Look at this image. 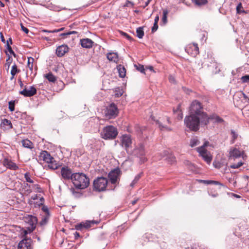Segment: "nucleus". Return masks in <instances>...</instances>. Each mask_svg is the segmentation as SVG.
I'll return each mask as SVG.
<instances>
[{"label": "nucleus", "mask_w": 249, "mask_h": 249, "mask_svg": "<svg viewBox=\"0 0 249 249\" xmlns=\"http://www.w3.org/2000/svg\"><path fill=\"white\" fill-rule=\"evenodd\" d=\"M168 14V11L167 9H164L163 10V17L162 18V21L164 24H166L167 22V15Z\"/></svg>", "instance_id": "2f4dec72"}, {"label": "nucleus", "mask_w": 249, "mask_h": 249, "mask_svg": "<svg viewBox=\"0 0 249 249\" xmlns=\"http://www.w3.org/2000/svg\"><path fill=\"white\" fill-rule=\"evenodd\" d=\"M22 236L23 239L18 243V249H33L32 239L30 238H27L26 235H23Z\"/></svg>", "instance_id": "f8f14e48"}, {"label": "nucleus", "mask_w": 249, "mask_h": 249, "mask_svg": "<svg viewBox=\"0 0 249 249\" xmlns=\"http://www.w3.org/2000/svg\"><path fill=\"white\" fill-rule=\"evenodd\" d=\"M77 34V32L76 31H71V32H67V33H62L60 35V36H66L68 35H71V34Z\"/></svg>", "instance_id": "8fccbe9b"}, {"label": "nucleus", "mask_w": 249, "mask_h": 249, "mask_svg": "<svg viewBox=\"0 0 249 249\" xmlns=\"http://www.w3.org/2000/svg\"><path fill=\"white\" fill-rule=\"evenodd\" d=\"M64 30V28H61L60 29H55V30H52L51 32L53 33H57V32H59L60 31H62Z\"/></svg>", "instance_id": "680f3d73"}, {"label": "nucleus", "mask_w": 249, "mask_h": 249, "mask_svg": "<svg viewBox=\"0 0 249 249\" xmlns=\"http://www.w3.org/2000/svg\"><path fill=\"white\" fill-rule=\"evenodd\" d=\"M199 141L198 140V139L196 138H194L191 140L190 145L192 147H193L199 144Z\"/></svg>", "instance_id": "72a5a7b5"}, {"label": "nucleus", "mask_w": 249, "mask_h": 249, "mask_svg": "<svg viewBox=\"0 0 249 249\" xmlns=\"http://www.w3.org/2000/svg\"><path fill=\"white\" fill-rule=\"evenodd\" d=\"M242 153L244 154V151H240L236 147H234L233 149H231L229 155L231 157L233 158H238L241 156Z\"/></svg>", "instance_id": "6ab92c4d"}, {"label": "nucleus", "mask_w": 249, "mask_h": 249, "mask_svg": "<svg viewBox=\"0 0 249 249\" xmlns=\"http://www.w3.org/2000/svg\"><path fill=\"white\" fill-rule=\"evenodd\" d=\"M137 36L139 38H142L144 36V33L143 31V27H140L136 30Z\"/></svg>", "instance_id": "cd10ccee"}, {"label": "nucleus", "mask_w": 249, "mask_h": 249, "mask_svg": "<svg viewBox=\"0 0 249 249\" xmlns=\"http://www.w3.org/2000/svg\"><path fill=\"white\" fill-rule=\"evenodd\" d=\"M25 187H27L28 189L25 191V193L27 195L30 194L32 192V190L30 189V186L28 184H26Z\"/></svg>", "instance_id": "603ef678"}, {"label": "nucleus", "mask_w": 249, "mask_h": 249, "mask_svg": "<svg viewBox=\"0 0 249 249\" xmlns=\"http://www.w3.org/2000/svg\"><path fill=\"white\" fill-rule=\"evenodd\" d=\"M3 165L11 170H17L18 169V167L15 162L7 158L4 159Z\"/></svg>", "instance_id": "dca6fc26"}, {"label": "nucleus", "mask_w": 249, "mask_h": 249, "mask_svg": "<svg viewBox=\"0 0 249 249\" xmlns=\"http://www.w3.org/2000/svg\"><path fill=\"white\" fill-rule=\"evenodd\" d=\"M71 181L75 188L78 189H84L89 184V178L81 173H73Z\"/></svg>", "instance_id": "f03ea898"}, {"label": "nucleus", "mask_w": 249, "mask_h": 249, "mask_svg": "<svg viewBox=\"0 0 249 249\" xmlns=\"http://www.w3.org/2000/svg\"><path fill=\"white\" fill-rule=\"evenodd\" d=\"M121 143L127 152L129 148H132V140L131 136L127 134L123 135L121 138Z\"/></svg>", "instance_id": "9b49d317"}, {"label": "nucleus", "mask_w": 249, "mask_h": 249, "mask_svg": "<svg viewBox=\"0 0 249 249\" xmlns=\"http://www.w3.org/2000/svg\"><path fill=\"white\" fill-rule=\"evenodd\" d=\"M231 134L232 135V139L231 141V144L235 142V141L237 139L238 137V134L234 131H231Z\"/></svg>", "instance_id": "e433bc0d"}, {"label": "nucleus", "mask_w": 249, "mask_h": 249, "mask_svg": "<svg viewBox=\"0 0 249 249\" xmlns=\"http://www.w3.org/2000/svg\"><path fill=\"white\" fill-rule=\"evenodd\" d=\"M0 38H1V41L3 43H5V38H4V36L2 33H0Z\"/></svg>", "instance_id": "0e129e2a"}, {"label": "nucleus", "mask_w": 249, "mask_h": 249, "mask_svg": "<svg viewBox=\"0 0 249 249\" xmlns=\"http://www.w3.org/2000/svg\"><path fill=\"white\" fill-rule=\"evenodd\" d=\"M9 109L11 111H14L15 110V101H11L9 102Z\"/></svg>", "instance_id": "a19ab883"}, {"label": "nucleus", "mask_w": 249, "mask_h": 249, "mask_svg": "<svg viewBox=\"0 0 249 249\" xmlns=\"http://www.w3.org/2000/svg\"><path fill=\"white\" fill-rule=\"evenodd\" d=\"M45 77L50 82L54 83L56 80V78L52 72L46 74Z\"/></svg>", "instance_id": "bb28decb"}, {"label": "nucleus", "mask_w": 249, "mask_h": 249, "mask_svg": "<svg viewBox=\"0 0 249 249\" xmlns=\"http://www.w3.org/2000/svg\"><path fill=\"white\" fill-rule=\"evenodd\" d=\"M19 93L24 97H31L36 93V89L34 86L27 87L25 86L23 89L20 91Z\"/></svg>", "instance_id": "4468645a"}, {"label": "nucleus", "mask_w": 249, "mask_h": 249, "mask_svg": "<svg viewBox=\"0 0 249 249\" xmlns=\"http://www.w3.org/2000/svg\"><path fill=\"white\" fill-rule=\"evenodd\" d=\"M193 2L196 5L201 6L206 5L208 3L207 0H193Z\"/></svg>", "instance_id": "c85d7f7f"}, {"label": "nucleus", "mask_w": 249, "mask_h": 249, "mask_svg": "<svg viewBox=\"0 0 249 249\" xmlns=\"http://www.w3.org/2000/svg\"><path fill=\"white\" fill-rule=\"evenodd\" d=\"M40 202L39 203V204H38L39 206L40 205H42L43 203H44V199L43 198V197H41L40 198Z\"/></svg>", "instance_id": "774afa93"}, {"label": "nucleus", "mask_w": 249, "mask_h": 249, "mask_svg": "<svg viewBox=\"0 0 249 249\" xmlns=\"http://www.w3.org/2000/svg\"><path fill=\"white\" fill-rule=\"evenodd\" d=\"M73 174L71 169L68 166H64L60 169V175L61 179L71 180L73 177Z\"/></svg>", "instance_id": "1a4fd4ad"}, {"label": "nucleus", "mask_w": 249, "mask_h": 249, "mask_svg": "<svg viewBox=\"0 0 249 249\" xmlns=\"http://www.w3.org/2000/svg\"><path fill=\"white\" fill-rule=\"evenodd\" d=\"M6 48L10 54H12L15 57H16V54H15L14 52L13 51L10 45L9 44H8V41H7V42L6 43Z\"/></svg>", "instance_id": "58836bf2"}, {"label": "nucleus", "mask_w": 249, "mask_h": 249, "mask_svg": "<svg viewBox=\"0 0 249 249\" xmlns=\"http://www.w3.org/2000/svg\"><path fill=\"white\" fill-rule=\"evenodd\" d=\"M120 174V170L117 168L111 171L108 175V177L112 184H115Z\"/></svg>", "instance_id": "2eb2a0df"}, {"label": "nucleus", "mask_w": 249, "mask_h": 249, "mask_svg": "<svg viewBox=\"0 0 249 249\" xmlns=\"http://www.w3.org/2000/svg\"><path fill=\"white\" fill-rule=\"evenodd\" d=\"M243 160H246L247 158V156L246 154H245V151H244V154L242 153L241 156Z\"/></svg>", "instance_id": "69168bd1"}, {"label": "nucleus", "mask_w": 249, "mask_h": 249, "mask_svg": "<svg viewBox=\"0 0 249 249\" xmlns=\"http://www.w3.org/2000/svg\"><path fill=\"white\" fill-rule=\"evenodd\" d=\"M21 29H22V30L23 32H24L26 34H28V32H29V30H28L27 28L25 27L23 25V24H22V23H21Z\"/></svg>", "instance_id": "6e6d98bb"}, {"label": "nucleus", "mask_w": 249, "mask_h": 249, "mask_svg": "<svg viewBox=\"0 0 249 249\" xmlns=\"http://www.w3.org/2000/svg\"><path fill=\"white\" fill-rule=\"evenodd\" d=\"M73 234L74 236L75 239H77L78 238L80 237L79 233L77 231L75 232Z\"/></svg>", "instance_id": "e2e57ef3"}, {"label": "nucleus", "mask_w": 249, "mask_h": 249, "mask_svg": "<svg viewBox=\"0 0 249 249\" xmlns=\"http://www.w3.org/2000/svg\"><path fill=\"white\" fill-rule=\"evenodd\" d=\"M118 134L117 128L112 125H108L104 127L101 135L105 140H113L116 138Z\"/></svg>", "instance_id": "39448f33"}, {"label": "nucleus", "mask_w": 249, "mask_h": 249, "mask_svg": "<svg viewBox=\"0 0 249 249\" xmlns=\"http://www.w3.org/2000/svg\"><path fill=\"white\" fill-rule=\"evenodd\" d=\"M114 92L115 93V96L116 97H119L121 96L123 94V89L120 88H116L114 89Z\"/></svg>", "instance_id": "7c9ffc66"}, {"label": "nucleus", "mask_w": 249, "mask_h": 249, "mask_svg": "<svg viewBox=\"0 0 249 249\" xmlns=\"http://www.w3.org/2000/svg\"><path fill=\"white\" fill-rule=\"evenodd\" d=\"M104 113L107 119H114L118 115L119 109L117 106L112 103L106 107Z\"/></svg>", "instance_id": "423d86ee"}, {"label": "nucleus", "mask_w": 249, "mask_h": 249, "mask_svg": "<svg viewBox=\"0 0 249 249\" xmlns=\"http://www.w3.org/2000/svg\"><path fill=\"white\" fill-rule=\"evenodd\" d=\"M214 184V185H221L222 184L217 181H214V180H211V182H210V184Z\"/></svg>", "instance_id": "bf43d9fd"}, {"label": "nucleus", "mask_w": 249, "mask_h": 249, "mask_svg": "<svg viewBox=\"0 0 249 249\" xmlns=\"http://www.w3.org/2000/svg\"><path fill=\"white\" fill-rule=\"evenodd\" d=\"M42 210L46 213V215H49V210H48L47 207L45 206H43Z\"/></svg>", "instance_id": "4d7b16f0"}, {"label": "nucleus", "mask_w": 249, "mask_h": 249, "mask_svg": "<svg viewBox=\"0 0 249 249\" xmlns=\"http://www.w3.org/2000/svg\"><path fill=\"white\" fill-rule=\"evenodd\" d=\"M20 72V70L18 69L17 66L16 64H14L12 67L11 71V74L12 75L11 77L10 78V80H12L15 76V75L17 73H19Z\"/></svg>", "instance_id": "b1692460"}, {"label": "nucleus", "mask_w": 249, "mask_h": 249, "mask_svg": "<svg viewBox=\"0 0 249 249\" xmlns=\"http://www.w3.org/2000/svg\"><path fill=\"white\" fill-rule=\"evenodd\" d=\"M141 175L138 174L135 177V178L134 179V180H135V182H137L138 181V180L140 179V178H141Z\"/></svg>", "instance_id": "052dcab7"}, {"label": "nucleus", "mask_w": 249, "mask_h": 249, "mask_svg": "<svg viewBox=\"0 0 249 249\" xmlns=\"http://www.w3.org/2000/svg\"><path fill=\"white\" fill-rule=\"evenodd\" d=\"M49 217V215H46L45 216L43 217L40 222L41 225H44L46 224L48 220Z\"/></svg>", "instance_id": "c03bdc74"}, {"label": "nucleus", "mask_w": 249, "mask_h": 249, "mask_svg": "<svg viewBox=\"0 0 249 249\" xmlns=\"http://www.w3.org/2000/svg\"><path fill=\"white\" fill-rule=\"evenodd\" d=\"M21 143L22 146L25 148L32 149L34 147L33 143L28 139L23 140L21 142Z\"/></svg>", "instance_id": "5701e85b"}, {"label": "nucleus", "mask_w": 249, "mask_h": 249, "mask_svg": "<svg viewBox=\"0 0 249 249\" xmlns=\"http://www.w3.org/2000/svg\"><path fill=\"white\" fill-rule=\"evenodd\" d=\"M24 178L27 182L33 183L34 181L31 178V176L29 172H27L24 174Z\"/></svg>", "instance_id": "4c0bfd02"}, {"label": "nucleus", "mask_w": 249, "mask_h": 249, "mask_svg": "<svg viewBox=\"0 0 249 249\" xmlns=\"http://www.w3.org/2000/svg\"><path fill=\"white\" fill-rule=\"evenodd\" d=\"M94 223H96L95 221H87L84 222L85 229H89L91 227V225Z\"/></svg>", "instance_id": "c9c22d12"}, {"label": "nucleus", "mask_w": 249, "mask_h": 249, "mask_svg": "<svg viewBox=\"0 0 249 249\" xmlns=\"http://www.w3.org/2000/svg\"><path fill=\"white\" fill-rule=\"evenodd\" d=\"M158 29V23H154V25L152 28L151 31L152 33L155 32Z\"/></svg>", "instance_id": "3c124183"}, {"label": "nucleus", "mask_w": 249, "mask_h": 249, "mask_svg": "<svg viewBox=\"0 0 249 249\" xmlns=\"http://www.w3.org/2000/svg\"><path fill=\"white\" fill-rule=\"evenodd\" d=\"M7 58L6 59L5 66V67H7V70H8L10 68L11 64L13 62V58L10 55L7 54Z\"/></svg>", "instance_id": "c756f323"}, {"label": "nucleus", "mask_w": 249, "mask_h": 249, "mask_svg": "<svg viewBox=\"0 0 249 249\" xmlns=\"http://www.w3.org/2000/svg\"><path fill=\"white\" fill-rule=\"evenodd\" d=\"M69 51L67 45H62L58 47L56 50V54L58 57L63 56Z\"/></svg>", "instance_id": "f3484780"}, {"label": "nucleus", "mask_w": 249, "mask_h": 249, "mask_svg": "<svg viewBox=\"0 0 249 249\" xmlns=\"http://www.w3.org/2000/svg\"><path fill=\"white\" fill-rule=\"evenodd\" d=\"M27 219L28 223L30 225V227H27V230H24L23 236H25L28 233L32 232L36 229V225L37 222V218L34 216H29Z\"/></svg>", "instance_id": "9d476101"}, {"label": "nucleus", "mask_w": 249, "mask_h": 249, "mask_svg": "<svg viewBox=\"0 0 249 249\" xmlns=\"http://www.w3.org/2000/svg\"><path fill=\"white\" fill-rule=\"evenodd\" d=\"M209 144L208 142H206L202 146L196 148L197 151L199 155L203 158L205 161L210 163L212 160V157L210 153L205 148Z\"/></svg>", "instance_id": "6e6552de"}, {"label": "nucleus", "mask_w": 249, "mask_h": 249, "mask_svg": "<svg viewBox=\"0 0 249 249\" xmlns=\"http://www.w3.org/2000/svg\"><path fill=\"white\" fill-rule=\"evenodd\" d=\"M120 33L122 36L125 37L126 38H127L129 41H132L133 40V38L132 37H131L129 35H128L127 34H126V33H124L123 31H120Z\"/></svg>", "instance_id": "79ce46f5"}, {"label": "nucleus", "mask_w": 249, "mask_h": 249, "mask_svg": "<svg viewBox=\"0 0 249 249\" xmlns=\"http://www.w3.org/2000/svg\"><path fill=\"white\" fill-rule=\"evenodd\" d=\"M210 119L214 120V122L217 123H221L224 122L222 118L216 114H213L209 117V120Z\"/></svg>", "instance_id": "a878e982"}, {"label": "nucleus", "mask_w": 249, "mask_h": 249, "mask_svg": "<svg viewBox=\"0 0 249 249\" xmlns=\"http://www.w3.org/2000/svg\"><path fill=\"white\" fill-rule=\"evenodd\" d=\"M38 159L39 160L47 163L48 167L52 170L57 169L60 166L51 154L45 150L40 152L38 155Z\"/></svg>", "instance_id": "20e7f679"}, {"label": "nucleus", "mask_w": 249, "mask_h": 249, "mask_svg": "<svg viewBox=\"0 0 249 249\" xmlns=\"http://www.w3.org/2000/svg\"><path fill=\"white\" fill-rule=\"evenodd\" d=\"M134 153L137 156H144V145L141 143L134 150Z\"/></svg>", "instance_id": "aec40b11"}, {"label": "nucleus", "mask_w": 249, "mask_h": 249, "mask_svg": "<svg viewBox=\"0 0 249 249\" xmlns=\"http://www.w3.org/2000/svg\"><path fill=\"white\" fill-rule=\"evenodd\" d=\"M167 159L168 161L171 164H173L176 161V158L174 156L171 155Z\"/></svg>", "instance_id": "de8ad7c7"}, {"label": "nucleus", "mask_w": 249, "mask_h": 249, "mask_svg": "<svg viewBox=\"0 0 249 249\" xmlns=\"http://www.w3.org/2000/svg\"><path fill=\"white\" fill-rule=\"evenodd\" d=\"M198 182L200 183H203L205 184H210L211 180H198Z\"/></svg>", "instance_id": "5fc2aeb1"}, {"label": "nucleus", "mask_w": 249, "mask_h": 249, "mask_svg": "<svg viewBox=\"0 0 249 249\" xmlns=\"http://www.w3.org/2000/svg\"><path fill=\"white\" fill-rule=\"evenodd\" d=\"M0 126L1 127H4L5 129H11L13 128L11 122L7 119H4L2 120L0 124Z\"/></svg>", "instance_id": "412c9836"}, {"label": "nucleus", "mask_w": 249, "mask_h": 249, "mask_svg": "<svg viewBox=\"0 0 249 249\" xmlns=\"http://www.w3.org/2000/svg\"><path fill=\"white\" fill-rule=\"evenodd\" d=\"M241 80L242 83H248L249 82V75H245L243 76L241 78Z\"/></svg>", "instance_id": "a18cd8bd"}, {"label": "nucleus", "mask_w": 249, "mask_h": 249, "mask_svg": "<svg viewBox=\"0 0 249 249\" xmlns=\"http://www.w3.org/2000/svg\"><path fill=\"white\" fill-rule=\"evenodd\" d=\"M189 113L201 117V125H207L209 124V116L206 112L203 111L202 104L198 101H193L189 107Z\"/></svg>", "instance_id": "f257e3e1"}, {"label": "nucleus", "mask_w": 249, "mask_h": 249, "mask_svg": "<svg viewBox=\"0 0 249 249\" xmlns=\"http://www.w3.org/2000/svg\"><path fill=\"white\" fill-rule=\"evenodd\" d=\"M117 69L119 73V76L122 78L124 77L126 75V70L125 68L123 66L120 65L118 66Z\"/></svg>", "instance_id": "393cba45"}, {"label": "nucleus", "mask_w": 249, "mask_h": 249, "mask_svg": "<svg viewBox=\"0 0 249 249\" xmlns=\"http://www.w3.org/2000/svg\"><path fill=\"white\" fill-rule=\"evenodd\" d=\"M159 20V16L158 15H157L155 18V19H154V23H158V21Z\"/></svg>", "instance_id": "338daca9"}, {"label": "nucleus", "mask_w": 249, "mask_h": 249, "mask_svg": "<svg viewBox=\"0 0 249 249\" xmlns=\"http://www.w3.org/2000/svg\"><path fill=\"white\" fill-rule=\"evenodd\" d=\"M244 163L242 161L238 162L237 163H233L230 166L231 168L237 169L243 165Z\"/></svg>", "instance_id": "ea45409f"}, {"label": "nucleus", "mask_w": 249, "mask_h": 249, "mask_svg": "<svg viewBox=\"0 0 249 249\" xmlns=\"http://www.w3.org/2000/svg\"><path fill=\"white\" fill-rule=\"evenodd\" d=\"M107 183L108 180L106 178L98 177L93 181V190L98 192L104 191L106 190Z\"/></svg>", "instance_id": "0eeeda50"}, {"label": "nucleus", "mask_w": 249, "mask_h": 249, "mask_svg": "<svg viewBox=\"0 0 249 249\" xmlns=\"http://www.w3.org/2000/svg\"><path fill=\"white\" fill-rule=\"evenodd\" d=\"M157 123L158 124H159V126L160 127V128L161 129H162L163 128H165L166 129V130H167L168 131H171L172 129L169 127H166V126H163L162 125H161V124H160L159 123V121H157Z\"/></svg>", "instance_id": "864d4df0"}, {"label": "nucleus", "mask_w": 249, "mask_h": 249, "mask_svg": "<svg viewBox=\"0 0 249 249\" xmlns=\"http://www.w3.org/2000/svg\"><path fill=\"white\" fill-rule=\"evenodd\" d=\"M186 52L193 57L196 56L199 53L197 43H190L185 48Z\"/></svg>", "instance_id": "ddd939ff"}, {"label": "nucleus", "mask_w": 249, "mask_h": 249, "mask_svg": "<svg viewBox=\"0 0 249 249\" xmlns=\"http://www.w3.org/2000/svg\"><path fill=\"white\" fill-rule=\"evenodd\" d=\"M107 57L111 61L117 62L118 60V56L117 53H109L107 54Z\"/></svg>", "instance_id": "4be33fe9"}, {"label": "nucleus", "mask_w": 249, "mask_h": 249, "mask_svg": "<svg viewBox=\"0 0 249 249\" xmlns=\"http://www.w3.org/2000/svg\"><path fill=\"white\" fill-rule=\"evenodd\" d=\"M184 123L191 130L196 131L199 128L200 124H201V117L190 114L185 117Z\"/></svg>", "instance_id": "7ed1b4c3"}, {"label": "nucleus", "mask_w": 249, "mask_h": 249, "mask_svg": "<svg viewBox=\"0 0 249 249\" xmlns=\"http://www.w3.org/2000/svg\"><path fill=\"white\" fill-rule=\"evenodd\" d=\"M236 10L237 13L238 14L245 12L243 9L242 4L241 2L238 4L237 6H236Z\"/></svg>", "instance_id": "f704fd0d"}, {"label": "nucleus", "mask_w": 249, "mask_h": 249, "mask_svg": "<svg viewBox=\"0 0 249 249\" xmlns=\"http://www.w3.org/2000/svg\"><path fill=\"white\" fill-rule=\"evenodd\" d=\"M94 42L89 38H83L80 39V44L83 48L89 49L93 46Z\"/></svg>", "instance_id": "a211bd4d"}, {"label": "nucleus", "mask_w": 249, "mask_h": 249, "mask_svg": "<svg viewBox=\"0 0 249 249\" xmlns=\"http://www.w3.org/2000/svg\"><path fill=\"white\" fill-rule=\"evenodd\" d=\"M70 191L72 195L75 197H79L81 196V194L76 192L73 188H71L70 189Z\"/></svg>", "instance_id": "49530a36"}, {"label": "nucleus", "mask_w": 249, "mask_h": 249, "mask_svg": "<svg viewBox=\"0 0 249 249\" xmlns=\"http://www.w3.org/2000/svg\"><path fill=\"white\" fill-rule=\"evenodd\" d=\"M75 229L79 231H83L85 229L84 222H81L75 226Z\"/></svg>", "instance_id": "37998d69"}, {"label": "nucleus", "mask_w": 249, "mask_h": 249, "mask_svg": "<svg viewBox=\"0 0 249 249\" xmlns=\"http://www.w3.org/2000/svg\"><path fill=\"white\" fill-rule=\"evenodd\" d=\"M140 158V160L142 163H144L146 161L147 159L144 156H139Z\"/></svg>", "instance_id": "13d9d810"}, {"label": "nucleus", "mask_w": 249, "mask_h": 249, "mask_svg": "<svg viewBox=\"0 0 249 249\" xmlns=\"http://www.w3.org/2000/svg\"><path fill=\"white\" fill-rule=\"evenodd\" d=\"M137 69L142 73H145V69L143 65H139L138 66L135 65Z\"/></svg>", "instance_id": "09e8293b"}, {"label": "nucleus", "mask_w": 249, "mask_h": 249, "mask_svg": "<svg viewBox=\"0 0 249 249\" xmlns=\"http://www.w3.org/2000/svg\"><path fill=\"white\" fill-rule=\"evenodd\" d=\"M34 60V59L32 57H29L28 59L27 66L31 71H32L33 69V63Z\"/></svg>", "instance_id": "473e14b6"}]
</instances>
